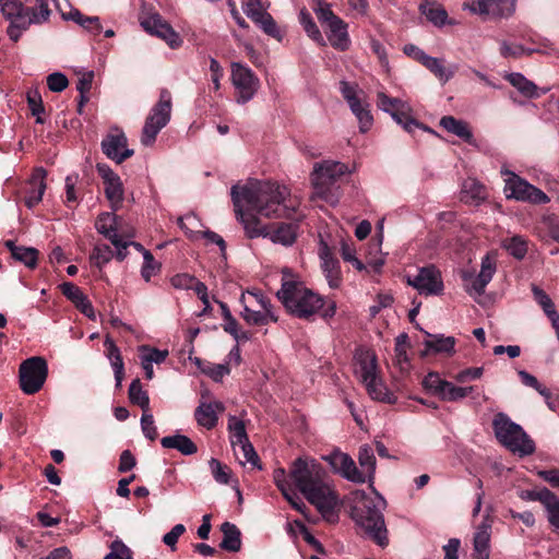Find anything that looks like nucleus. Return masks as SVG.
Here are the masks:
<instances>
[{
	"instance_id": "f257e3e1",
	"label": "nucleus",
	"mask_w": 559,
	"mask_h": 559,
	"mask_svg": "<svg viewBox=\"0 0 559 559\" xmlns=\"http://www.w3.org/2000/svg\"><path fill=\"white\" fill-rule=\"evenodd\" d=\"M231 200L237 219L246 235L253 239L269 237L272 242L292 246L298 235V222L281 223L272 233L257 214L266 218L290 217L299 202L290 198L288 188L273 181H254L231 187Z\"/></svg>"
},
{
	"instance_id": "f03ea898",
	"label": "nucleus",
	"mask_w": 559,
	"mask_h": 559,
	"mask_svg": "<svg viewBox=\"0 0 559 559\" xmlns=\"http://www.w3.org/2000/svg\"><path fill=\"white\" fill-rule=\"evenodd\" d=\"M289 478L325 521H337L338 496L321 464L314 460L299 457L290 466Z\"/></svg>"
},
{
	"instance_id": "7ed1b4c3",
	"label": "nucleus",
	"mask_w": 559,
	"mask_h": 559,
	"mask_svg": "<svg viewBox=\"0 0 559 559\" xmlns=\"http://www.w3.org/2000/svg\"><path fill=\"white\" fill-rule=\"evenodd\" d=\"M350 516L355 523L380 547L389 544L383 511L385 499L371 486V491L355 490L350 496Z\"/></svg>"
},
{
	"instance_id": "20e7f679",
	"label": "nucleus",
	"mask_w": 559,
	"mask_h": 559,
	"mask_svg": "<svg viewBox=\"0 0 559 559\" xmlns=\"http://www.w3.org/2000/svg\"><path fill=\"white\" fill-rule=\"evenodd\" d=\"M277 299L286 311L298 318L308 320L324 306V299L305 283L290 269H283L282 285L276 293Z\"/></svg>"
},
{
	"instance_id": "39448f33",
	"label": "nucleus",
	"mask_w": 559,
	"mask_h": 559,
	"mask_svg": "<svg viewBox=\"0 0 559 559\" xmlns=\"http://www.w3.org/2000/svg\"><path fill=\"white\" fill-rule=\"evenodd\" d=\"M353 171V167L338 160L328 159L316 163L311 174L314 195L330 204H336L340 199V188L336 182Z\"/></svg>"
},
{
	"instance_id": "423d86ee",
	"label": "nucleus",
	"mask_w": 559,
	"mask_h": 559,
	"mask_svg": "<svg viewBox=\"0 0 559 559\" xmlns=\"http://www.w3.org/2000/svg\"><path fill=\"white\" fill-rule=\"evenodd\" d=\"M492 426L498 441L512 453L519 456H526L534 453V441L520 425L512 421L506 414H497L493 418Z\"/></svg>"
},
{
	"instance_id": "0eeeda50",
	"label": "nucleus",
	"mask_w": 559,
	"mask_h": 559,
	"mask_svg": "<svg viewBox=\"0 0 559 559\" xmlns=\"http://www.w3.org/2000/svg\"><path fill=\"white\" fill-rule=\"evenodd\" d=\"M171 117V97L167 91L160 93L158 102L151 108L141 132L142 145L152 146L158 133L164 129Z\"/></svg>"
},
{
	"instance_id": "6e6552de",
	"label": "nucleus",
	"mask_w": 559,
	"mask_h": 559,
	"mask_svg": "<svg viewBox=\"0 0 559 559\" xmlns=\"http://www.w3.org/2000/svg\"><path fill=\"white\" fill-rule=\"evenodd\" d=\"M340 92L352 114L357 119L359 131L361 133L368 132L373 126V117L366 93L357 83H352L346 80L340 82Z\"/></svg>"
},
{
	"instance_id": "1a4fd4ad",
	"label": "nucleus",
	"mask_w": 559,
	"mask_h": 559,
	"mask_svg": "<svg viewBox=\"0 0 559 559\" xmlns=\"http://www.w3.org/2000/svg\"><path fill=\"white\" fill-rule=\"evenodd\" d=\"M501 174L508 176L504 180V194L507 199H514L533 204H547L550 201L549 197L544 191L518 176L515 173L503 168L501 169Z\"/></svg>"
},
{
	"instance_id": "9d476101",
	"label": "nucleus",
	"mask_w": 559,
	"mask_h": 559,
	"mask_svg": "<svg viewBox=\"0 0 559 559\" xmlns=\"http://www.w3.org/2000/svg\"><path fill=\"white\" fill-rule=\"evenodd\" d=\"M462 9L486 20H509L516 11V0H469Z\"/></svg>"
},
{
	"instance_id": "9b49d317",
	"label": "nucleus",
	"mask_w": 559,
	"mask_h": 559,
	"mask_svg": "<svg viewBox=\"0 0 559 559\" xmlns=\"http://www.w3.org/2000/svg\"><path fill=\"white\" fill-rule=\"evenodd\" d=\"M241 9L265 35L282 41L284 34L274 17L267 12L269 3L262 0H241Z\"/></svg>"
},
{
	"instance_id": "f8f14e48",
	"label": "nucleus",
	"mask_w": 559,
	"mask_h": 559,
	"mask_svg": "<svg viewBox=\"0 0 559 559\" xmlns=\"http://www.w3.org/2000/svg\"><path fill=\"white\" fill-rule=\"evenodd\" d=\"M406 283L419 295L440 296L444 290L441 271L435 264L418 267L414 275H406Z\"/></svg>"
},
{
	"instance_id": "ddd939ff",
	"label": "nucleus",
	"mask_w": 559,
	"mask_h": 559,
	"mask_svg": "<svg viewBox=\"0 0 559 559\" xmlns=\"http://www.w3.org/2000/svg\"><path fill=\"white\" fill-rule=\"evenodd\" d=\"M230 80L237 91V103L247 104L260 88V80L255 73L241 62H231Z\"/></svg>"
},
{
	"instance_id": "4468645a",
	"label": "nucleus",
	"mask_w": 559,
	"mask_h": 559,
	"mask_svg": "<svg viewBox=\"0 0 559 559\" xmlns=\"http://www.w3.org/2000/svg\"><path fill=\"white\" fill-rule=\"evenodd\" d=\"M377 106L383 112L389 114L407 133L413 134V126H417V120L412 116V107L407 102L390 97L383 91H378Z\"/></svg>"
},
{
	"instance_id": "2eb2a0df",
	"label": "nucleus",
	"mask_w": 559,
	"mask_h": 559,
	"mask_svg": "<svg viewBox=\"0 0 559 559\" xmlns=\"http://www.w3.org/2000/svg\"><path fill=\"white\" fill-rule=\"evenodd\" d=\"M496 271V255L492 253L485 254L481 258L480 270L477 275H475L473 272H464L462 275L466 292L469 295H483L487 285L491 282Z\"/></svg>"
},
{
	"instance_id": "dca6fc26",
	"label": "nucleus",
	"mask_w": 559,
	"mask_h": 559,
	"mask_svg": "<svg viewBox=\"0 0 559 559\" xmlns=\"http://www.w3.org/2000/svg\"><path fill=\"white\" fill-rule=\"evenodd\" d=\"M322 460L329 464L334 474L350 483L364 484L359 468L349 454L334 449L330 453L322 455Z\"/></svg>"
},
{
	"instance_id": "f3484780",
	"label": "nucleus",
	"mask_w": 559,
	"mask_h": 559,
	"mask_svg": "<svg viewBox=\"0 0 559 559\" xmlns=\"http://www.w3.org/2000/svg\"><path fill=\"white\" fill-rule=\"evenodd\" d=\"M96 169L103 180L104 192L112 211L119 210L124 200V188L121 178L107 164L98 163Z\"/></svg>"
},
{
	"instance_id": "a211bd4d",
	"label": "nucleus",
	"mask_w": 559,
	"mask_h": 559,
	"mask_svg": "<svg viewBox=\"0 0 559 559\" xmlns=\"http://www.w3.org/2000/svg\"><path fill=\"white\" fill-rule=\"evenodd\" d=\"M102 151L107 158L117 164L133 156L134 151L128 147V139L122 130L115 129L102 141Z\"/></svg>"
},
{
	"instance_id": "6ab92c4d",
	"label": "nucleus",
	"mask_w": 559,
	"mask_h": 559,
	"mask_svg": "<svg viewBox=\"0 0 559 559\" xmlns=\"http://www.w3.org/2000/svg\"><path fill=\"white\" fill-rule=\"evenodd\" d=\"M354 373L361 384H376L377 357L367 348H358L354 355Z\"/></svg>"
},
{
	"instance_id": "aec40b11",
	"label": "nucleus",
	"mask_w": 559,
	"mask_h": 559,
	"mask_svg": "<svg viewBox=\"0 0 559 559\" xmlns=\"http://www.w3.org/2000/svg\"><path fill=\"white\" fill-rule=\"evenodd\" d=\"M138 360L147 381L154 379L155 370L166 361L169 356L168 349H159L151 345H140L136 349Z\"/></svg>"
},
{
	"instance_id": "412c9836",
	"label": "nucleus",
	"mask_w": 559,
	"mask_h": 559,
	"mask_svg": "<svg viewBox=\"0 0 559 559\" xmlns=\"http://www.w3.org/2000/svg\"><path fill=\"white\" fill-rule=\"evenodd\" d=\"M117 216L114 213H102L98 215L95 222L96 230L103 235L116 249V259L123 261L126 259V252L123 243L120 242V235L117 229Z\"/></svg>"
},
{
	"instance_id": "4be33fe9",
	"label": "nucleus",
	"mask_w": 559,
	"mask_h": 559,
	"mask_svg": "<svg viewBox=\"0 0 559 559\" xmlns=\"http://www.w3.org/2000/svg\"><path fill=\"white\" fill-rule=\"evenodd\" d=\"M47 376L48 365L43 357L27 358L20 366V384H45Z\"/></svg>"
},
{
	"instance_id": "5701e85b",
	"label": "nucleus",
	"mask_w": 559,
	"mask_h": 559,
	"mask_svg": "<svg viewBox=\"0 0 559 559\" xmlns=\"http://www.w3.org/2000/svg\"><path fill=\"white\" fill-rule=\"evenodd\" d=\"M0 12L3 16L10 21L7 29V34L11 40L17 41L26 29H20L22 20H26V15H23V8L20 0H0Z\"/></svg>"
},
{
	"instance_id": "b1692460",
	"label": "nucleus",
	"mask_w": 559,
	"mask_h": 559,
	"mask_svg": "<svg viewBox=\"0 0 559 559\" xmlns=\"http://www.w3.org/2000/svg\"><path fill=\"white\" fill-rule=\"evenodd\" d=\"M141 25L147 33L164 39L171 48H177L182 43L174 28L158 14L147 16Z\"/></svg>"
},
{
	"instance_id": "393cba45",
	"label": "nucleus",
	"mask_w": 559,
	"mask_h": 559,
	"mask_svg": "<svg viewBox=\"0 0 559 559\" xmlns=\"http://www.w3.org/2000/svg\"><path fill=\"white\" fill-rule=\"evenodd\" d=\"M23 8V15L26 20H22L23 24L20 29H28L31 25H40L49 20L50 10L47 0H20Z\"/></svg>"
},
{
	"instance_id": "a878e982",
	"label": "nucleus",
	"mask_w": 559,
	"mask_h": 559,
	"mask_svg": "<svg viewBox=\"0 0 559 559\" xmlns=\"http://www.w3.org/2000/svg\"><path fill=\"white\" fill-rule=\"evenodd\" d=\"M224 412V405L219 401H207L205 392L201 394V402L194 412L199 426L212 429L216 426L218 414Z\"/></svg>"
},
{
	"instance_id": "bb28decb",
	"label": "nucleus",
	"mask_w": 559,
	"mask_h": 559,
	"mask_svg": "<svg viewBox=\"0 0 559 559\" xmlns=\"http://www.w3.org/2000/svg\"><path fill=\"white\" fill-rule=\"evenodd\" d=\"M542 46L526 47L523 44H512L508 40L500 43V53L503 58H520L532 53H552L555 48L550 40H542Z\"/></svg>"
},
{
	"instance_id": "cd10ccee",
	"label": "nucleus",
	"mask_w": 559,
	"mask_h": 559,
	"mask_svg": "<svg viewBox=\"0 0 559 559\" xmlns=\"http://www.w3.org/2000/svg\"><path fill=\"white\" fill-rule=\"evenodd\" d=\"M492 521L485 516L477 526L473 538L474 555L477 559H488L490 554V536Z\"/></svg>"
},
{
	"instance_id": "c85d7f7f",
	"label": "nucleus",
	"mask_w": 559,
	"mask_h": 559,
	"mask_svg": "<svg viewBox=\"0 0 559 559\" xmlns=\"http://www.w3.org/2000/svg\"><path fill=\"white\" fill-rule=\"evenodd\" d=\"M47 171L39 167L36 168L27 182L25 204L28 209L35 207L41 200L46 190Z\"/></svg>"
},
{
	"instance_id": "c756f323",
	"label": "nucleus",
	"mask_w": 559,
	"mask_h": 559,
	"mask_svg": "<svg viewBox=\"0 0 559 559\" xmlns=\"http://www.w3.org/2000/svg\"><path fill=\"white\" fill-rule=\"evenodd\" d=\"M426 340L424 341L423 355L430 354H447L452 355L454 353L455 338L453 336H445L443 334H431L424 331Z\"/></svg>"
},
{
	"instance_id": "7c9ffc66",
	"label": "nucleus",
	"mask_w": 559,
	"mask_h": 559,
	"mask_svg": "<svg viewBox=\"0 0 559 559\" xmlns=\"http://www.w3.org/2000/svg\"><path fill=\"white\" fill-rule=\"evenodd\" d=\"M321 269L331 288H337L342 282L340 262L331 254L324 246L320 249Z\"/></svg>"
},
{
	"instance_id": "2f4dec72",
	"label": "nucleus",
	"mask_w": 559,
	"mask_h": 559,
	"mask_svg": "<svg viewBox=\"0 0 559 559\" xmlns=\"http://www.w3.org/2000/svg\"><path fill=\"white\" fill-rule=\"evenodd\" d=\"M358 463L364 484L368 483L371 487L374 480L377 460L373 449L370 445L364 444L359 448Z\"/></svg>"
},
{
	"instance_id": "473e14b6",
	"label": "nucleus",
	"mask_w": 559,
	"mask_h": 559,
	"mask_svg": "<svg viewBox=\"0 0 559 559\" xmlns=\"http://www.w3.org/2000/svg\"><path fill=\"white\" fill-rule=\"evenodd\" d=\"M419 11L431 24L437 27H442L447 24H456L455 21L449 20L445 9L437 2L425 0L419 4Z\"/></svg>"
},
{
	"instance_id": "72a5a7b5",
	"label": "nucleus",
	"mask_w": 559,
	"mask_h": 559,
	"mask_svg": "<svg viewBox=\"0 0 559 559\" xmlns=\"http://www.w3.org/2000/svg\"><path fill=\"white\" fill-rule=\"evenodd\" d=\"M328 39L332 47L341 51L347 50L350 45L347 24L338 17L328 25Z\"/></svg>"
},
{
	"instance_id": "f704fd0d",
	"label": "nucleus",
	"mask_w": 559,
	"mask_h": 559,
	"mask_svg": "<svg viewBox=\"0 0 559 559\" xmlns=\"http://www.w3.org/2000/svg\"><path fill=\"white\" fill-rule=\"evenodd\" d=\"M440 126L451 134L456 135L468 144H474V135L467 122L453 116H444L440 119Z\"/></svg>"
},
{
	"instance_id": "c9c22d12",
	"label": "nucleus",
	"mask_w": 559,
	"mask_h": 559,
	"mask_svg": "<svg viewBox=\"0 0 559 559\" xmlns=\"http://www.w3.org/2000/svg\"><path fill=\"white\" fill-rule=\"evenodd\" d=\"M428 395L447 402L459 401L471 392L472 386H425Z\"/></svg>"
},
{
	"instance_id": "e433bc0d",
	"label": "nucleus",
	"mask_w": 559,
	"mask_h": 559,
	"mask_svg": "<svg viewBox=\"0 0 559 559\" xmlns=\"http://www.w3.org/2000/svg\"><path fill=\"white\" fill-rule=\"evenodd\" d=\"M5 247L10 250L11 255L16 261L23 263L29 269H34L37 265L38 250L33 247L16 246L14 241L7 240Z\"/></svg>"
},
{
	"instance_id": "4c0bfd02",
	"label": "nucleus",
	"mask_w": 559,
	"mask_h": 559,
	"mask_svg": "<svg viewBox=\"0 0 559 559\" xmlns=\"http://www.w3.org/2000/svg\"><path fill=\"white\" fill-rule=\"evenodd\" d=\"M62 19L76 23L93 35H98L103 31L98 16H85L78 9H71L68 13H62Z\"/></svg>"
},
{
	"instance_id": "58836bf2",
	"label": "nucleus",
	"mask_w": 559,
	"mask_h": 559,
	"mask_svg": "<svg viewBox=\"0 0 559 559\" xmlns=\"http://www.w3.org/2000/svg\"><path fill=\"white\" fill-rule=\"evenodd\" d=\"M160 444L165 449H176L183 455H192L198 451L195 443L189 437L180 433L162 438Z\"/></svg>"
},
{
	"instance_id": "ea45409f",
	"label": "nucleus",
	"mask_w": 559,
	"mask_h": 559,
	"mask_svg": "<svg viewBox=\"0 0 559 559\" xmlns=\"http://www.w3.org/2000/svg\"><path fill=\"white\" fill-rule=\"evenodd\" d=\"M240 316L248 324L257 326L267 325L278 321V317L275 311L266 312L263 310H254L247 305H243Z\"/></svg>"
},
{
	"instance_id": "a19ab883",
	"label": "nucleus",
	"mask_w": 559,
	"mask_h": 559,
	"mask_svg": "<svg viewBox=\"0 0 559 559\" xmlns=\"http://www.w3.org/2000/svg\"><path fill=\"white\" fill-rule=\"evenodd\" d=\"M461 193L462 199L466 203H471L474 205L479 204L487 197V192L484 185H481L475 178H467L466 180L463 181Z\"/></svg>"
},
{
	"instance_id": "79ce46f5",
	"label": "nucleus",
	"mask_w": 559,
	"mask_h": 559,
	"mask_svg": "<svg viewBox=\"0 0 559 559\" xmlns=\"http://www.w3.org/2000/svg\"><path fill=\"white\" fill-rule=\"evenodd\" d=\"M223 533V539L221 542V548L230 552L239 551L241 548V534L239 528L229 522H224L221 526Z\"/></svg>"
},
{
	"instance_id": "37998d69",
	"label": "nucleus",
	"mask_w": 559,
	"mask_h": 559,
	"mask_svg": "<svg viewBox=\"0 0 559 559\" xmlns=\"http://www.w3.org/2000/svg\"><path fill=\"white\" fill-rule=\"evenodd\" d=\"M194 361L200 371L211 378L214 382H221L224 377L230 372L227 364H214L204 361L200 358H195Z\"/></svg>"
},
{
	"instance_id": "c03bdc74",
	"label": "nucleus",
	"mask_w": 559,
	"mask_h": 559,
	"mask_svg": "<svg viewBox=\"0 0 559 559\" xmlns=\"http://www.w3.org/2000/svg\"><path fill=\"white\" fill-rule=\"evenodd\" d=\"M114 257L116 258V250L106 243H96L90 254V262L102 272Z\"/></svg>"
},
{
	"instance_id": "a18cd8bd",
	"label": "nucleus",
	"mask_w": 559,
	"mask_h": 559,
	"mask_svg": "<svg viewBox=\"0 0 559 559\" xmlns=\"http://www.w3.org/2000/svg\"><path fill=\"white\" fill-rule=\"evenodd\" d=\"M507 79L509 83L524 96L528 98H535L539 96L537 86L532 81L527 80L522 73H510Z\"/></svg>"
},
{
	"instance_id": "49530a36",
	"label": "nucleus",
	"mask_w": 559,
	"mask_h": 559,
	"mask_svg": "<svg viewBox=\"0 0 559 559\" xmlns=\"http://www.w3.org/2000/svg\"><path fill=\"white\" fill-rule=\"evenodd\" d=\"M233 450L239 464L246 465L249 463L253 467L261 468L259 465V456L249 440L243 443L233 445Z\"/></svg>"
},
{
	"instance_id": "de8ad7c7",
	"label": "nucleus",
	"mask_w": 559,
	"mask_h": 559,
	"mask_svg": "<svg viewBox=\"0 0 559 559\" xmlns=\"http://www.w3.org/2000/svg\"><path fill=\"white\" fill-rule=\"evenodd\" d=\"M371 400L393 404L399 399V386H366Z\"/></svg>"
},
{
	"instance_id": "09e8293b",
	"label": "nucleus",
	"mask_w": 559,
	"mask_h": 559,
	"mask_svg": "<svg viewBox=\"0 0 559 559\" xmlns=\"http://www.w3.org/2000/svg\"><path fill=\"white\" fill-rule=\"evenodd\" d=\"M421 64L443 83L454 75V71L447 69L442 59L427 55Z\"/></svg>"
},
{
	"instance_id": "8fccbe9b",
	"label": "nucleus",
	"mask_w": 559,
	"mask_h": 559,
	"mask_svg": "<svg viewBox=\"0 0 559 559\" xmlns=\"http://www.w3.org/2000/svg\"><path fill=\"white\" fill-rule=\"evenodd\" d=\"M298 20L300 25L304 27V31L306 34L316 43L319 45H325L324 38L317 26L316 22L313 21L311 14L306 10L302 9L299 12Z\"/></svg>"
},
{
	"instance_id": "3c124183",
	"label": "nucleus",
	"mask_w": 559,
	"mask_h": 559,
	"mask_svg": "<svg viewBox=\"0 0 559 559\" xmlns=\"http://www.w3.org/2000/svg\"><path fill=\"white\" fill-rule=\"evenodd\" d=\"M26 100L31 114L35 117L36 123L43 124L45 123V107L43 104L41 95L37 88H31L26 93Z\"/></svg>"
},
{
	"instance_id": "603ef678",
	"label": "nucleus",
	"mask_w": 559,
	"mask_h": 559,
	"mask_svg": "<svg viewBox=\"0 0 559 559\" xmlns=\"http://www.w3.org/2000/svg\"><path fill=\"white\" fill-rule=\"evenodd\" d=\"M228 431L231 447L249 440L245 423L236 416L229 417Z\"/></svg>"
},
{
	"instance_id": "864d4df0",
	"label": "nucleus",
	"mask_w": 559,
	"mask_h": 559,
	"mask_svg": "<svg viewBox=\"0 0 559 559\" xmlns=\"http://www.w3.org/2000/svg\"><path fill=\"white\" fill-rule=\"evenodd\" d=\"M502 247L518 260H522L527 253V242L521 236H513L503 240Z\"/></svg>"
},
{
	"instance_id": "5fc2aeb1",
	"label": "nucleus",
	"mask_w": 559,
	"mask_h": 559,
	"mask_svg": "<svg viewBox=\"0 0 559 559\" xmlns=\"http://www.w3.org/2000/svg\"><path fill=\"white\" fill-rule=\"evenodd\" d=\"M209 467L216 483L221 485L229 484L231 471L227 465H224L218 460L212 457L209 461Z\"/></svg>"
},
{
	"instance_id": "6e6d98bb",
	"label": "nucleus",
	"mask_w": 559,
	"mask_h": 559,
	"mask_svg": "<svg viewBox=\"0 0 559 559\" xmlns=\"http://www.w3.org/2000/svg\"><path fill=\"white\" fill-rule=\"evenodd\" d=\"M160 263L155 260L151 251L144 252L143 264L141 267L142 278L148 283L153 276L159 273Z\"/></svg>"
},
{
	"instance_id": "4d7b16f0",
	"label": "nucleus",
	"mask_w": 559,
	"mask_h": 559,
	"mask_svg": "<svg viewBox=\"0 0 559 559\" xmlns=\"http://www.w3.org/2000/svg\"><path fill=\"white\" fill-rule=\"evenodd\" d=\"M544 508L549 524L555 530H559V498L551 492L546 500Z\"/></svg>"
},
{
	"instance_id": "13d9d810",
	"label": "nucleus",
	"mask_w": 559,
	"mask_h": 559,
	"mask_svg": "<svg viewBox=\"0 0 559 559\" xmlns=\"http://www.w3.org/2000/svg\"><path fill=\"white\" fill-rule=\"evenodd\" d=\"M408 335L406 333L399 334L395 338V359L402 369L404 368V365L408 364Z\"/></svg>"
},
{
	"instance_id": "bf43d9fd",
	"label": "nucleus",
	"mask_w": 559,
	"mask_h": 559,
	"mask_svg": "<svg viewBox=\"0 0 559 559\" xmlns=\"http://www.w3.org/2000/svg\"><path fill=\"white\" fill-rule=\"evenodd\" d=\"M129 399L132 404L140 406L143 413L150 412L148 394L143 386H129Z\"/></svg>"
},
{
	"instance_id": "052dcab7",
	"label": "nucleus",
	"mask_w": 559,
	"mask_h": 559,
	"mask_svg": "<svg viewBox=\"0 0 559 559\" xmlns=\"http://www.w3.org/2000/svg\"><path fill=\"white\" fill-rule=\"evenodd\" d=\"M313 10L318 16V20L322 24H326V26L338 19V16L332 11L331 4L323 0H317V5Z\"/></svg>"
},
{
	"instance_id": "680f3d73",
	"label": "nucleus",
	"mask_w": 559,
	"mask_h": 559,
	"mask_svg": "<svg viewBox=\"0 0 559 559\" xmlns=\"http://www.w3.org/2000/svg\"><path fill=\"white\" fill-rule=\"evenodd\" d=\"M223 329L229 333L237 343L246 342L250 338L249 334L239 329V324L234 317H229L224 320Z\"/></svg>"
},
{
	"instance_id": "e2e57ef3",
	"label": "nucleus",
	"mask_w": 559,
	"mask_h": 559,
	"mask_svg": "<svg viewBox=\"0 0 559 559\" xmlns=\"http://www.w3.org/2000/svg\"><path fill=\"white\" fill-rule=\"evenodd\" d=\"M341 255L344 261L349 262L358 271H364L366 265L356 257V249L353 245L343 241L341 245Z\"/></svg>"
},
{
	"instance_id": "0e129e2a",
	"label": "nucleus",
	"mask_w": 559,
	"mask_h": 559,
	"mask_svg": "<svg viewBox=\"0 0 559 559\" xmlns=\"http://www.w3.org/2000/svg\"><path fill=\"white\" fill-rule=\"evenodd\" d=\"M47 86L49 91L53 93H60L64 91L69 85V80L67 75L62 72H52L47 79Z\"/></svg>"
},
{
	"instance_id": "69168bd1",
	"label": "nucleus",
	"mask_w": 559,
	"mask_h": 559,
	"mask_svg": "<svg viewBox=\"0 0 559 559\" xmlns=\"http://www.w3.org/2000/svg\"><path fill=\"white\" fill-rule=\"evenodd\" d=\"M104 559H132V554L129 547L116 539L110 544V551Z\"/></svg>"
},
{
	"instance_id": "338daca9",
	"label": "nucleus",
	"mask_w": 559,
	"mask_h": 559,
	"mask_svg": "<svg viewBox=\"0 0 559 559\" xmlns=\"http://www.w3.org/2000/svg\"><path fill=\"white\" fill-rule=\"evenodd\" d=\"M198 224H199V218L194 214H187V215L178 218L179 227L191 239L197 238L198 235L201 234L200 231H194L193 229H191V227H195Z\"/></svg>"
},
{
	"instance_id": "774afa93",
	"label": "nucleus",
	"mask_w": 559,
	"mask_h": 559,
	"mask_svg": "<svg viewBox=\"0 0 559 559\" xmlns=\"http://www.w3.org/2000/svg\"><path fill=\"white\" fill-rule=\"evenodd\" d=\"M141 428H142L143 435L147 439H150L152 441L156 439V437H157V429H156L155 424H154L153 415L150 412L145 411L144 413H142Z\"/></svg>"
}]
</instances>
